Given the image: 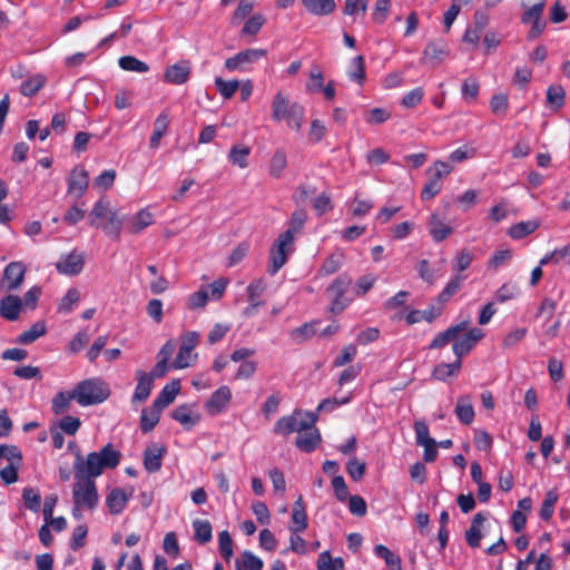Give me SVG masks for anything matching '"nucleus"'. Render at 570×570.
Instances as JSON below:
<instances>
[{"label":"nucleus","mask_w":570,"mask_h":570,"mask_svg":"<svg viewBox=\"0 0 570 570\" xmlns=\"http://www.w3.org/2000/svg\"><path fill=\"white\" fill-rule=\"evenodd\" d=\"M200 334L196 331H187L180 336V344L177 355L171 364L175 370H184L194 366L198 354L194 351L199 344Z\"/></svg>","instance_id":"6"},{"label":"nucleus","mask_w":570,"mask_h":570,"mask_svg":"<svg viewBox=\"0 0 570 570\" xmlns=\"http://www.w3.org/2000/svg\"><path fill=\"white\" fill-rule=\"evenodd\" d=\"M194 538L197 542L204 544L212 540V524L207 520H194Z\"/></svg>","instance_id":"44"},{"label":"nucleus","mask_w":570,"mask_h":570,"mask_svg":"<svg viewBox=\"0 0 570 570\" xmlns=\"http://www.w3.org/2000/svg\"><path fill=\"white\" fill-rule=\"evenodd\" d=\"M209 299L208 288L206 286H202L197 292L188 296L187 307L191 311L203 308Z\"/></svg>","instance_id":"45"},{"label":"nucleus","mask_w":570,"mask_h":570,"mask_svg":"<svg viewBox=\"0 0 570 570\" xmlns=\"http://www.w3.org/2000/svg\"><path fill=\"white\" fill-rule=\"evenodd\" d=\"M455 415L463 424H471L474 420V407L470 395H461L458 397L455 405Z\"/></svg>","instance_id":"28"},{"label":"nucleus","mask_w":570,"mask_h":570,"mask_svg":"<svg viewBox=\"0 0 570 570\" xmlns=\"http://www.w3.org/2000/svg\"><path fill=\"white\" fill-rule=\"evenodd\" d=\"M232 390L227 385H220L208 397L204 404V409L208 415L216 416L224 413L232 401Z\"/></svg>","instance_id":"10"},{"label":"nucleus","mask_w":570,"mask_h":570,"mask_svg":"<svg viewBox=\"0 0 570 570\" xmlns=\"http://www.w3.org/2000/svg\"><path fill=\"white\" fill-rule=\"evenodd\" d=\"M120 453L110 444L106 445L100 452H91L83 460L80 455L75 462L76 475L82 478H97L105 469H112L118 465Z\"/></svg>","instance_id":"1"},{"label":"nucleus","mask_w":570,"mask_h":570,"mask_svg":"<svg viewBox=\"0 0 570 570\" xmlns=\"http://www.w3.org/2000/svg\"><path fill=\"white\" fill-rule=\"evenodd\" d=\"M232 325L228 323H216L207 334L209 344H216L230 331Z\"/></svg>","instance_id":"63"},{"label":"nucleus","mask_w":570,"mask_h":570,"mask_svg":"<svg viewBox=\"0 0 570 570\" xmlns=\"http://www.w3.org/2000/svg\"><path fill=\"white\" fill-rule=\"evenodd\" d=\"M308 527L303 498L299 497L293 504L289 532H304Z\"/></svg>","instance_id":"21"},{"label":"nucleus","mask_w":570,"mask_h":570,"mask_svg":"<svg viewBox=\"0 0 570 570\" xmlns=\"http://www.w3.org/2000/svg\"><path fill=\"white\" fill-rule=\"evenodd\" d=\"M132 495V490L127 492L124 489L115 488L106 497V505L111 514H120L127 507Z\"/></svg>","instance_id":"16"},{"label":"nucleus","mask_w":570,"mask_h":570,"mask_svg":"<svg viewBox=\"0 0 570 570\" xmlns=\"http://www.w3.org/2000/svg\"><path fill=\"white\" fill-rule=\"evenodd\" d=\"M307 220V213L304 209H297L292 214L289 227L284 233H289L293 238L301 233Z\"/></svg>","instance_id":"53"},{"label":"nucleus","mask_w":570,"mask_h":570,"mask_svg":"<svg viewBox=\"0 0 570 570\" xmlns=\"http://www.w3.org/2000/svg\"><path fill=\"white\" fill-rule=\"evenodd\" d=\"M357 354V348L353 344L345 345L338 355L334 358L333 365L335 367L344 366L345 364L352 362Z\"/></svg>","instance_id":"61"},{"label":"nucleus","mask_w":570,"mask_h":570,"mask_svg":"<svg viewBox=\"0 0 570 570\" xmlns=\"http://www.w3.org/2000/svg\"><path fill=\"white\" fill-rule=\"evenodd\" d=\"M218 549L219 553L225 560H230L234 550H233V540L228 531H220L218 534Z\"/></svg>","instance_id":"60"},{"label":"nucleus","mask_w":570,"mask_h":570,"mask_svg":"<svg viewBox=\"0 0 570 570\" xmlns=\"http://www.w3.org/2000/svg\"><path fill=\"white\" fill-rule=\"evenodd\" d=\"M449 52L450 50L444 41H432L425 46L422 55V61L438 66L449 56Z\"/></svg>","instance_id":"18"},{"label":"nucleus","mask_w":570,"mask_h":570,"mask_svg":"<svg viewBox=\"0 0 570 570\" xmlns=\"http://www.w3.org/2000/svg\"><path fill=\"white\" fill-rule=\"evenodd\" d=\"M80 299V292L76 287H71L67 291L63 297L60 299L58 305V312L62 314L70 313Z\"/></svg>","instance_id":"42"},{"label":"nucleus","mask_w":570,"mask_h":570,"mask_svg":"<svg viewBox=\"0 0 570 570\" xmlns=\"http://www.w3.org/2000/svg\"><path fill=\"white\" fill-rule=\"evenodd\" d=\"M76 400L75 391H60L51 401V410L55 414L60 415L67 412L71 402Z\"/></svg>","instance_id":"33"},{"label":"nucleus","mask_w":570,"mask_h":570,"mask_svg":"<svg viewBox=\"0 0 570 570\" xmlns=\"http://www.w3.org/2000/svg\"><path fill=\"white\" fill-rule=\"evenodd\" d=\"M540 225V222L538 219H531L527 222H520L514 225H512L509 230L508 235L513 239H521L530 234H532Z\"/></svg>","instance_id":"35"},{"label":"nucleus","mask_w":570,"mask_h":570,"mask_svg":"<svg viewBox=\"0 0 570 570\" xmlns=\"http://www.w3.org/2000/svg\"><path fill=\"white\" fill-rule=\"evenodd\" d=\"M564 90L561 86L552 85L547 90V101L551 109L558 110L564 102Z\"/></svg>","instance_id":"48"},{"label":"nucleus","mask_w":570,"mask_h":570,"mask_svg":"<svg viewBox=\"0 0 570 570\" xmlns=\"http://www.w3.org/2000/svg\"><path fill=\"white\" fill-rule=\"evenodd\" d=\"M240 558V564L238 566L242 570H262L264 567L263 560L249 550H245Z\"/></svg>","instance_id":"54"},{"label":"nucleus","mask_w":570,"mask_h":570,"mask_svg":"<svg viewBox=\"0 0 570 570\" xmlns=\"http://www.w3.org/2000/svg\"><path fill=\"white\" fill-rule=\"evenodd\" d=\"M267 51L262 48H249L227 58L224 67L227 71L248 72L252 66L266 57Z\"/></svg>","instance_id":"9"},{"label":"nucleus","mask_w":570,"mask_h":570,"mask_svg":"<svg viewBox=\"0 0 570 570\" xmlns=\"http://www.w3.org/2000/svg\"><path fill=\"white\" fill-rule=\"evenodd\" d=\"M453 170V165L445 160H436L434 161L428 169V174L431 176V179H435L440 183V180L446 176H449Z\"/></svg>","instance_id":"46"},{"label":"nucleus","mask_w":570,"mask_h":570,"mask_svg":"<svg viewBox=\"0 0 570 570\" xmlns=\"http://www.w3.org/2000/svg\"><path fill=\"white\" fill-rule=\"evenodd\" d=\"M136 379L137 385L131 401L132 403H141L145 402L151 393L154 386L153 375H147V373L138 371Z\"/></svg>","instance_id":"24"},{"label":"nucleus","mask_w":570,"mask_h":570,"mask_svg":"<svg viewBox=\"0 0 570 570\" xmlns=\"http://www.w3.org/2000/svg\"><path fill=\"white\" fill-rule=\"evenodd\" d=\"M215 86L219 92V95L224 99H230L239 87V80H224L220 77L215 78Z\"/></svg>","instance_id":"49"},{"label":"nucleus","mask_w":570,"mask_h":570,"mask_svg":"<svg viewBox=\"0 0 570 570\" xmlns=\"http://www.w3.org/2000/svg\"><path fill=\"white\" fill-rule=\"evenodd\" d=\"M293 414L297 415L296 430L298 433L315 429L314 425L317 420L316 414L301 411H296Z\"/></svg>","instance_id":"56"},{"label":"nucleus","mask_w":570,"mask_h":570,"mask_svg":"<svg viewBox=\"0 0 570 570\" xmlns=\"http://www.w3.org/2000/svg\"><path fill=\"white\" fill-rule=\"evenodd\" d=\"M321 442V434L317 429L303 431L298 433L296 445L304 452L314 451Z\"/></svg>","instance_id":"31"},{"label":"nucleus","mask_w":570,"mask_h":570,"mask_svg":"<svg viewBox=\"0 0 570 570\" xmlns=\"http://www.w3.org/2000/svg\"><path fill=\"white\" fill-rule=\"evenodd\" d=\"M469 323V320H464L455 325L450 326L444 332L438 334L431 342L430 348H440L450 342L454 343L456 336L466 331Z\"/></svg>","instance_id":"22"},{"label":"nucleus","mask_w":570,"mask_h":570,"mask_svg":"<svg viewBox=\"0 0 570 570\" xmlns=\"http://www.w3.org/2000/svg\"><path fill=\"white\" fill-rule=\"evenodd\" d=\"M75 484L72 488V517L81 520L83 512L94 511L99 503V494L94 480L75 475Z\"/></svg>","instance_id":"4"},{"label":"nucleus","mask_w":570,"mask_h":570,"mask_svg":"<svg viewBox=\"0 0 570 570\" xmlns=\"http://www.w3.org/2000/svg\"><path fill=\"white\" fill-rule=\"evenodd\" d=\"M26 267L21 262L10 263L3 272V281L9 291L17 289L23 282Z\"/></svg>","instance_id":"23"},{"label":"nucleus","mask_w":570,"mask_h":570,"mask_svg":"<svg viewBox=\"0 0 570 570\" xmlns=\"http://www.w3.org/2000/svg\"><path fill=\"white\" fill-rule=\"evenodd\" d=\"M47 332V327L45 322H36L28 331L21 333L17 337V343L19 344H30L33 343L36 340L45 335Z\"/></svg>","instance_id":"40"},{"label":"nucleus","mask_w":570,"mask_h":570,"mask_svg":"<svg viewBox=\"0 0 570 570\" xmlns=\"http://www.w3.org/2000/svg\"><path fill=\"white\" fill-rule=\"evenodd\" d=\"M317 325L318 322L305 323L302 326L294 328L291 332V337L295 342H304L311 338L316 333Z\"/></svg>","instance_id":"51"},{"label":"nucleus","mask_w":570,"mask_h":570,"mask_svg":"<svg viewBox=\"0 0 570 570\" xmlns=\"http://www.w3.org/2000/svg\"><path fill=\"white\" fill-rule=\"evenodd\" d=\"M304 107L292 101L289 94L278 90L272 98L271 117L274 121H285L287 127L294 131H301L304 122Z\"/></svg>","instance_id":"2"},{"label":"nucleus","mask_w":570,"mask_h":570,"mask_svg":"<svg viewBox=\"0 0 570 570\" xmlns=\"http://www.w3.org/2000/svg\"><path fill=\"white\" fill-rule=\"evenodd\" d=\"M171 417L185 430H191L200 422L202 414L197 411L195 404L185 403L173 411Z\"/></svg>","instance_id":"13"},{"label":"nucleus","mask_w":570,"mask_h":570,"mask_svg":"<svg viewBox=\"0 0 570 570\" xmlns=\"http://www.w3.org/2000/svg\"><path fill=\"white\" fill-rule=\"evenodd\" d=\"M344 263V255L342 252L337 250L328 256L324 263L322 264L321 272L324 275H331L337 272Z\"/></svg>","instance_id":"50"},{"label":"nucleus","mask_w":570,"mask_h":570,"mask_svg":"<svg viewBox=\"0 0 570 570\" xmlns=\"http://www.w3.org/2000/svg\"><path fill=\"white\" fill-rule=\"evenodd\" d=\"M89 185L88 173L82 167H75L68 179V194L75 197H81Z\"/></svg>","instance_id":"15"},{"label":"nucleus","mask_w":570,"mask_h":570,"mask_svg":"<svg viewBox=\"0 0 570 570\" xmlns=\"http://www.w3.org/2000/svg\"><path fill=\"white\" fill-rule=\"evenodd\" d=\"M170 118L167 111L160 112L158 117L155 119L153 134L149 139L150 148L157 149L159 147L160 140L163 136L166 134Z\"/></svg>","instance_id":"29"},{"label":"nucleus","mask_w":570,"mask_h":570,"mask_svg":"<svg viewBox=\"0 0 570 570\" xmlns=\"http://www.w3.org/2000/svg\"><path fill=\"white\" fill-rule=\"evenodd\" d=\"M480 85L475 78H468L464 80L461 87L462 98L466 102H472L479 95Z\"/></svg>","instance_id":"57"},{"label":"nucleus","mask_w":570,"mask_h":570,"mask_svg":"<svg viewBox=\"0 0 570 570\" xmlns=\"http://www.w3.org/2000/svg\"><path fill=\"white\" fill-rule=\"evenodd\" d=\"M250 154V148L245 145H235L232 147L227 155L228 161L240 168L244 169L248 166V156Z\"/></svg>","instance_id":"34"},{"label":"nucleus","mask_w":570,"mask_h":570,"mask_svg":"<svg viewBox=\"0 0 570 570\" xmlns=\"http://www.w3.org/2000/svg\"><path fill=\"white\" fill-rule=\"evenodd\" d=\"M154 222L155 215L151 213L150 207H144L129 218L127 228L129 233L139 234L153 225Z\"/></svg>","instance_id":"20"},{"label":"nucleus","mask_w":570,"mask_h":570,"mask_svg":"<svg viewBox=\"0 0 570 570\" xmlns=\"http://www.w3.org/2000/svg\"><path fill=\"white\" fill-rule=\"evenodd\" d=\"M190 73V68L187 62L174 63L165 70L164 78L167 82L174 85L185 83Z\"/></svg>","instance_id":"27"},{"label":"nucleus","mask_w":570,"mask_h":570,"mask_svg":"<svg viewBox=\"0 0 570 570\" xmlns=\"http://www.w3.org/2000/svg\"><path fill=\"white\" fill-rule=\"evenodd\" d=\"M179 392L180 381L178 379L171 380L163 387V390L154 401L155 406H158L159 409L164 410L175 401Z\"/></svg>","instance_id":"26"},{"label":"nucleus","mask_w":570,"mask_h":570,"mask_svg":"<svg viewBox=\"0 0 570 570\" xmlns=\"http://www.w3.org/2000/svg\"><path fill=\"white\" fill-rule=\"evenodd\" d=\"M377 277L373 274H367L360 277L354 285V293L357 296L365 295L376 283Z\"/></svg>","instance_id":"64"},{"label":"nucleus","mask_w":570,"mask_h":570,"mask_svg":"<svg viewBox=\"0 0 570 570\" xmlns=\"http://www.w3.org/2000/svg\"><path fill=\"white\" fill-rule=\"evenodd\" d=\"M347 76L352 81L358 85H362L364 82L365 66L364 58L362 56H356L354 59H352L347 67Z\"/></svg>","instance_id":"41"},{"label":"nucleus","mask_w":570,"mask_h":570,"mask_svg":"<svg viewBox=\"0 0 570 570\" xmlns=\"http://www.w3.org/2000/svg\"><path fill=\"white\" fill-rule=\"evenodd\" d=\"M85 265V256L82 253L72 250L61 255L56 263L58 273L67 276H75L82 272Z\"/></svg>","instance_id":"11"},{"label":"nucleus","mask_w":570,"mask_h":570,"mask_svg":"<svg viewBox=\"0 0 570 570\" xmlns=\"http://www.w3.org/2000/svg\"><path fill=\"white\" fill-rule=\"evenodd\" d=\"M22 308V299L16 295H7L0 301V315L8 321L19 318Z\"/></svg>","instance_id":"25"},{"label":"nucleus","mask_w":570,"mask_h":570,"mask_svg":"<svg viewBox=\"0 0 570 570\" xmlns=\"http://www.w3.org/2000/svg\"><path fill=\"white\" fill-rule=\"evenodd\" d=\"M476 155V147L472 142H466L456 149H454L450 155L448 161L451 165L460 164L466 160L474 158Z\"/></svg>","instance_id":"37"},{"label":"nucleus","mask_w":570,"mask_h":570,"mask_svg":"<svg viewBox=\"0 0 570 570\" xmlns=\"http://www.w3.org/2000/svg\"><path fill=\"white\" fill-rule=\"evenodd\" d=\"M483 335V331L478 327L470 328L462 337H460L459 334L452 346L454 355L461 361V358L473 348Z\"/></svg>","instance_id":"12"},{"label":"nucleus","mask_w":570,"mask_h":570,"mask_svg":"<svg viewBox=\"0 0 570 570\" xmlns=\"http://www.w3.org/2000/svg\"><path fill=\"white\" fill-rule=\"evenodd\" d=\"M374 553L377 558H381L385 561L390 570H402L401 559L387 547L377 544L374 548Z\"/></svg>","instance_id":"39"},{"label":"nucleus","mask_w":570,"mask_h":570,"mask_svg":"<svg viewBox=\"0 0 570 570\" xmlns=\"http://www.w3.org/2000/svg\"><path fill=\"white\" fill-rule=\"evenodd\" d=\"M342 558L332 559L330 551H323L317 560V570H343Z\"/></svg>","instance_id":"47"},{"label":"nucleus","mask_w":570,"mask_h":570,"mask_svg":"<svg viewBox=\"0 0 570 570\" xmlns=\"http://www.w3.org/2000/svg\"><path fill=\"white\" fill-rule=\"evenodd\" d=\"M164 449L157 444L148 446L144 454V465L148 472H156L161 468Z\"/></svg>","instance_id":"30"},{"label":"nucleus","mask_w":570,"mask_h":570,"mask_svg":"<svg viewBox=\"0 0 570 570\" xmlns=\"http://www.w3.org/2000/svg\"><path fill=\"white\" fill-rule=\"evenodd\" d=\"M302 532H291L289 535V547L288 550L297 553V554H306L308 553L309 546L301 535Z\"/></svg>","instance_id":"62"},{"label":"nucleus","mask_w":570,"mask_h":570,"mask_svg":"<svg viewBox=\"0 0 570 570\" xmlns=\"http://www.w3.org/2000/svg\"><path fill=\"white\" fill-rule=\"evenodd\" d=\"M488 517L483 513H476L471 522L470 528L465 532L466 543L471 548H478L481 539L487 533Z\"/></svg>","instance_id":"14"},{"label":"nucleus","mask_w":570,"mask_h":570,"mask_svg":"<svg viewBox=\"0 0 570 570\" xmlns=\"http://www.w3.org/2000/svg\"><path fill=\"white\" fill-rule=\"evenodd\" d=\"M73 391L76 401L81 406L102 403L110 395L108 384L98 379L85 380L77 384Z\"/></svg>","instance_id":"5"},{"label":"nucleus","mask_w":570,"mask_h":570,"mask_svg":"<svg viewBox=\"0 0 570 570\" xmlns=\"http://www.w3.org/2000/svg\"><path fill=\"white\" fill-rule=\"evenodd\" d=\"M297 415L283 416L277 420L274 431L275 433L287 435L296 430Z\"/></svg>","instance_id":"55"},{"label":"nucleus","mask_w":570,"mask_h":570,"mask_svg":"<svg viewBox=\"0 0 570 570\" xmlns=\"http://www.w3.org/2000/svg\"><path fill=\"white\" fill-rule=\"evenodd\" d=\"M22 463V454L17 446L0 445V476L7 484L18 480V470Z\"/></svg>","instance_id":"7"},{"label":"nucleus","mask_w":570,"mask_h":570,"mask_svg":"<svg viewBox=\"0 0 570 570\" xmlns=\"http://www.w3.org/2000/svg\"><path fill=\"white\" fill-rule=\"evenodd\" d=\"M119 67L125 71L145 73L149 70V67L146 62L137 59L134 56H124L118 60Z\"/></svg>","instance_id":"43"},{"label":"nucleus","mask_w":570,"mask_h":570,"mask_svg":"<svg viewBox=\"0 0 570 570\" xmlns=\"http://www.w3.org/2000/svg\"><path fill=\"white\" fill-rule=\"evenodd\" d=\"M90 224L96 228L102 229L106 236L115 240L120 237L124 226L122 218L110 207L107 198H100L92 206Z\"/></svg>","instance_id":"3"},{"label":"nucleus","mask_w":570,"mask_h":570,"mask_svg":"<svg viewBox=\"0 0 570 570\" xmlns=\"http://www.w3.org/2000/svg\"><path fill=\"white\" fill-rule=\"evenodd\" d=\"M45 82L43 76L36 75L21 83L20 91L22 95L31 97L43 87Z\"/></svg>","instance_id":"52"},{"label":"nucleus","mask_w":570,"mask_h":570,"mask_svg":"<svg viewBox=\"0 0 570 570\" xmlns=\"http://www.w3.org/2000/svg\"><path fill=\"white\" fill-rule=\"evenodd\" d=\"M287 165V158L284 151L277 150L269 163V174L273 177H279Z\"/></svg>","instance_id":"59"},{"label":"nucleus","mask_w":570,"mask_h":570,"mask_svg":"<svg viewBox=\"0 0 570 570\" xmlns=\"http://www.w3.org/2000/svg\"><path fill=\"white\" fill-rule=\"evenodd\" d=\"M294 239L289 233H281L269 250V274H276L294 252Z\"/></svg>","instance_id":"8"},{"label":"nucleus","mask_w":570,"mask_h":570,"mask_svg":"<svg viewBox=\"0 0 570 570\" xmlns=\"http://www.w3.org/2000/svg\"><path fill=\"white\" fill-rule=\"evenodd\" d=\"M161 411L154 403L150 407L144 409L140 416V429L144 432L151 431L159 422Z\"/></svg>","instance_id":"36"},{"label":"nucleus","mask_w":570,"mask_h":570,"mask_svg":"<svg viewBox=\"0 0 570 570\" xmlns=\"http://www.w3.org/2000/svg\"><path fill=\"white\" fill-rule=\"evenodd\" d=\"M428 229L432 239L436 243L444 240L453 232V228L445 220V218L441 217L438 213H433L430 216L428 222Z\"/></svg>","instance_id":"17"},{"label":"nucleus","mask_w":570,"mask_h":570,"mask_svg":"<svg viewBox=\"0 0 570 570\" xmlns=\"http://www.w3.org/2000/svg\"><path fill=\"white\" fill-rule=\"evenodd\" d=\"M22 499L24 505L33 512H38L41 507L40 493L32 488H24L22 491Z\"/></svg>","instance_id":"58"},{"label":"nucleus","mask_w":570,"mask_h":570,"mask_svg":"<svg viewBox=\"0 0 570 570\" xmlns=\"http://www.w3.org/2000/svg\"><path fill=\"white\" fill-rule=\"evenodd\" d=\"M461 370V361L456 357L453 363H441L435 366L433 377L439 381H446L449 377L456 376Z\"/></svg>","instance_id":"38"},{"label":"nucleus","mask_w":570,"mask_h":570,"mask_svg":"<svg viewBox=\"0 0 570 570\" xmlns=\"http://www.w3.org/2000/svg\"><path fill=\"white\" fill-rule=\"evenodd\" d=\"M302 2L304 8L314 16H327L336 8L335 0H302Z\"/></svg>","instance_id":"32"},{"label":"nucleus","mask_w":570,"mask_h":570,"mask_svg":"<svg viewBox=\"0 0 570 570\" xmlns=\"http://www.w3.org/2000/svg\"><path fill=\"white\" fill-rule=\"evenodd\" d=\"M544 3L546 0H540L539 2L530 7L522 16V21L524 23H532V29L530 32V36L532 38L538 37L544 28V23L540 21L542 11L544 9Z\"/></svg>","instance_id":"19"}]
</instances>
